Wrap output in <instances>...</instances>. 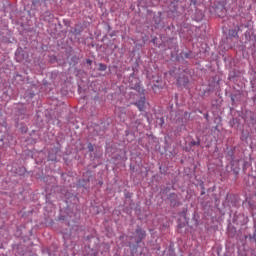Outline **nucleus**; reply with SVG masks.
<instances>
[{"label": "nucleus", "instance_id": "7ed1b4c3", "mask_svg": "<svg viewBox=\"0 0 256 256\" xmlns=\"http://www.w3.org/2000/svg\"><path fill=\"white\" fill-rule=\"evenodd\" d=\"M99 71H107V65L100 63L99 64Z\"/></svg>", "mask_w": 256, "mask_h": 256}, {"label": "nucleus", "instance_id": "f257e3e1", "mask_svg": "<svg viewBox=\"0 0 256 256\" xmlns=\"http://www.w3.org/2000/svg\"><path fill=\"white\" fill-rule=\"evenodd\" d=\"M136 235L138 237V240L136 241V243L137 245H139V243H141V241H143V239L147 236V233L145 232V230L138 227L136 229Z\"/></svg>", "mask_w": 256, "mask_h": 256}, {"label": "nucleus", "instance_id": "20e7f679", "mask_svg": "<svg viewBox=\"0 0 256 256\" xmlns=\"http://www.w3.org/2000/svg\"><path fill=\"white\" fill-rule=\"evenodd\" d=\"M87 149H88V151H90L91 153H93V151H94V146H93V144L88 143Z\"/></svg>", "mask_w": 256, "mask_h": 256}, {"label": "nucleus", "instance_id": "0eeeda50", "mask_svg": "<svg viewBox=\"0 0 256 256\" xmlns=\"http://www.w3.org/2000/svg\"><path fill=\"white\" fill-rule=\"evenodd\" d=\"M87 63L91 64V60H88Z\"/></svg>", "mask_w": 256, "mask_h": 256}, {"label": "nucleus", "instance_id": "f03ea898", "mask_svg": "<svg viewBox=\"0 0 256 256\" xmlns=\"http://www.w3.org/2000/svg\"><path fill=\"white\" fill-rule=\"evenodd\" d=\"M136 106L138 107L139 111H145V98H141L137 103Z\"/></svg>", "mask_w": 256, "mask_h": 256}, {"label": "nucleus", "instance_id": "423d86ee", "mask_svg": "<svg viewBox=\"0 0 256 256\" xmlns=\"http://www.w3.org/2000/svg\"><path fill=\"white\" fill-rule=\"evenodd\" d=\"M160 171L161 173H165V171H163V166H160Z\"/></svg>", "mask_w": 256, "mask_h": 256}, {"label": "nucleus", "instance_id": "39448f33", "mask_svg": "<svg viewBox=\"0 0 256 256\" xmlns=\"http://www.w3.org/2000/svg\"><path fill=\"white\" fill-rule=\"evenodd\" d=\"M200 143L201 142L199 140L198 141L193 140V141L190 142V145L195 146V145H200Z\"/></svg>", "mask_w": 256, "mask_h": 256}]
</instances>
